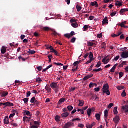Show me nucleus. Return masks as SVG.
<instances>
[{"instance_id":"1","label":"nucleus","mask_w":128,"mask_h":128,"mask_svg":"<svg viewBox=\"0 0 128 128\" xmlns=\"http://www.w3.org/2000/svg\"><path fill=\"white\" fill-rule=\"evenodd\" d=\"M103 96L106 94L107 96H110V86L108 84H104L102 88Z\"/></svg>"},{"instance_id":"2","label":"nucleus","mask_w":128,"mask_h":128,"mask_svg":"<svg viewBox=\"0 0 128 128\" xmlns=\"http://www.w3.org/2000/svg\"><path fill=\"white\" fill-rule=\"evenodd\" d=\"M110 56L108 55L104 58L102 60V62H104V64H108V63L109 62H110V60H112V58H110Z\"/></svg>"},{"instance_id":"3","label":"nucleus","mask_w":128,"mask_h":128,"mask_svg":"<svg viewBox=\"0 0 128 128\" xmlns=\"http://www.w3.org/2000/svg\"><path fill=\"white\" fill-rule=\"evenodd\" d=\"M120 118L118 116H116V117L114 118H113V122H114L116 126H118V122H120Z\"/></svg>"},{"instance_id":"4","label":"nucleus","mask_w":128,"mask_h":128,"mask_svg":"<svg viewBox=\"0 0 128 128\" xmlns=\"http://www.w3.org/2000/svg\"><path fill=\"white\" fill-rule=\"evenodd\" d=\"M122 58H128V50L123 52L121 54Z\"/></svg>"},{"instance_id":"5","label":"nucleus","mask_w":128,"mask_h":128,"mask_svg":"<svg viewBox=\"0 0 128 128\" xmlns=\"http://www.w3.org/2000/svg\"><path fill=\"white\" fill-rule=\"evenodd\" d=\"M74 124L72 122H68L67 124H66L64 128H70L72 126H74Z\"/></svg>"},{"instance_id":"6","label":"nucleus","mask_w":128,"mask_h":128,"mask_svg":"<svg viewBox=\"0 0 128 128\" xmlns=\"http://www.w3.org/2000/svg\"><path fill=\"white\" fill-rule=\"evenodd\" d=\"M50 87L54 89V88H58V83H56V82H52L50 84Z\"/></svg>"},{"instance_id":"7","label":"nucleus","mask_w":128,"mask_h":128,"mask_svg":"<svg viewBox=\"0 0 128 128\" xmlns=\"http://www.w3.org/2000/svg\"><path fill=\"white\" fill-rule=\"evenodd\" d=\"M92 76H94V74H90L87 76L83 78V80H84V82H86V80H89V78H92Z\"/></svg>"},{"instance_id":"8","label":"nucleus","mask_w":128,"mask_h":128,"mask_svg":"<svg viewBox=\"0 0 128 128\" xmlns=\"http://www.w3.org/2000/svg\"><path fill=\"white\" fill-rule=\"evenodd\" d=\"M4 124H10V120L8 119V116H6L4 119Z\"/></svg>"},{"instance_id":"9","label":"nucleus","mask_w":128,"mask_h":128,"mask_svg":"<svg viewBox=\"0 0 128 128\" xmlns=\"http://www.w3.org/2000/svg\"><path fill=\"white\" fill-rule=\"evenodd\" d=\"M68 116H70V113H68V112H64V114H62V118H68Z\"/></svg>"},{"instance_id":"10","label":"nucleus","mask_w":128,"mask_h":128,"mask_svg":"<svg viewBox=\"0 0 128 128\" xmlns=\"http://www.w3.org/2000/svg\"><path fill=\"white\" fill-rule=\"evenodd\" d=\"M90 6H96V8H98V4L96 2H92Z\"/></svg>"},{"instance_id":"11","label":"nucleus","mask_w":128,"mask_h":128,"mask_svg":"<svg viewBox=\"0 0 128 128\" xmlns=\"http://www.w3.org/2000/svg\"><path fill=\"white\" fill-rule=\"evenodd\" d=\"M45 89L46 90H47L48 94L52 92V88H50V86H46L45 87Z\"/></svg>"},{"instance_id":"12","label":"nucleus","mask_w":128,"mask_h":128,"mask_svg":"<svg viewBox=\"0 0 128 128\" xmlns=\"http://www.w3.org/2000/svg\"><path fill=\"white\" fill-rule=\"evenodd\" d=\"M16 114H18V111L14 110H13V114H11L10 116V118H14V116H16Z\"/></svg>"},{"instance_id":"13","label":"nucleus","mask_w":128,"mask_h":128,"mask_svg":"<svg viewBox=\"0 0 128 128\" xmlns=\"http://www.w3.org/2000/svg\"><path fill=\"white\" fill-rule=\"evenodd\" d=\"M102 24H108V18H106L104 19Z\"/></svg>"},{"instance_id":"14","label":"nucleus","mask_w":128,"mask_h":128,"mask_svg":"<svg viewBox=\"0 0 128 128\" xmlns=\"http://www.w3.org/2000/svg\"><path fill=\"white\" fill-rule=\"evenodd\" d=\"M122 110H124V112H128V105H126L125 106H122Z\"/></svg>"},{"instance_id":"15","label":"nucleus","mask_w":128,"mask_h":128,"mask_svg":"<svg viewBox=\"0 0 128 128\" xmlns=\"http://www.w3.org/2000/svg\"><path fill=\"white\" fill-rule=\"evenodd\" d=\"M78 102H80L78 104V106H84V102L82 100H78Z\"/></svg>"},{"instance_id":"16","label":"nucleus","mask_w":128,"mask_h":128,"mask_svg":"<svg viewBox=\"0 0 128 128\" xmlns=\"http://www.w3.org/2000/svg\"><path fill=\"white\" fill-rule=\"evenodd\" d=\"M1 52L3 54H6V48L3 46L1 49Z\"/></svg>"},{"instance_id":"17","label":"nucleus","mask_w":128,"mask_h":128,"mask_svg":"<svg viewBox=\"0 0 128 128\" xmlns=\"http://www.w3.org/2000/svg\"><path fill=\"white\" fill-rule=\"evenodd\" d=\"M8 94V92H4L2 93V98H6Z\"/></svg>"},{"instance_id":"18","label":"nucleus","mask_w":128,"mask_h":128,"mask_svg":"<svg viewBox=\"0 0 128 128\" xmlns=\"http://www.w3.org/2000/svg\"><path fill=\"white\" fill-rule=\"evenodd\" d=\"M128 12V8L122 9L120 10V14H124V12Z\"/></svg>"},{"instance_id":"19","label":"nucleus","mask_w":128,"mask_h":128,"mask_svg":"<svg viewBox=\"0 0 128 128\" xmlns=\"http://www.w3.org/2000/svg\"><path fill=\"white\" fill-rule=\"evenodd\" d=\"M30 119L31 118H28V117H24L23 118V120H24V122H28L30 121Z\"/></svg>"},{"instance_id":"20","label":"nucleus","mask_w":128,"mask_h":128,"mask_svg":"<svg viewBox=\"0 0 128 128\" xmlns=\"http://www.w3.org/2000/svg\"><path fill=\"white\" fill-rule=\"evenodd\" d=\"M71 26H72V28H78V23H72L71 24Z\"/></svg>"},{"instance_id":"21","label":"nucleus","mask_w":128,"mask_h":128,"mask_svg":"<svg viewBox=\"0 0 128 128\" xmlns=\"http://www.w3.org/2000/svg\"><path fill=\"white\" fill-rule=\"evenodd\" d=\"M92 112V109L89 108L88 110L87 114L88 116H90Z\"/></svg>"},{"instance_id":"22","label":"nucleus","mask_w":128,"mask_h":128,"mask_svg":"<svg viewBox=\"0 0 128 128\" xmlns=\"http://www.w3.org/2000/svg\"><path fill=\"white\" fill-rule=\"evenodd\" d=\"M126 66V62L124 61L121 64H120L118 66V68H124V66Z\"/></svg>"},{"instance_id":"23","label":"nucleus","mask_w":128,"mask_h":128,"mask_svg":"<svg viewBox=\"0 0 128 128\" xmlns=\"http://www.w3.org/2000/svg\"><path fill=\"white\" fill-rule=\"evenodd\" d=\"M89 58L92 60H94V54H92V52H90V54Z\"/></svg>"},{"instance_id":"24","label":"nucleus","mask_w":128,"mask_h":128,"mask_svg":"<svg viewBox=\"0 0 128 128\" xmlns=\"http://www.w3.org/2000/svg\"><path fill=\"white\" fill-rule=\"evenodd\" d=\"M55 120H56V122H60V116H56Z\"/></svg>"},{"instance_id":"25","label":"nucleus","mask_w":128,"mask_h":128,"mask_svg":"<svg viewBox=\"0 0 128 128\" xmlns=\"http://www.w3.org/2000/svg\"><path fill=\"white\" fill-rule=\"evenodd\" d=\"M104 114L105 118H108V110H105Z\"/></svg>"},{"instance_id":"26","label":"nucleus","mask_w":128,"mask_h":128,"mask_svg":"<svg viewBox=\"0 0 128 128\" xmlns=\"http://www.w3.org/2000/svg\"><path fill=\"white\" fill-rule=\"evenodd\" d=\"M96 118L98 122H100V114H96Z\"/></svg>"},{"instance_id":"27","label":"nucleus","mask_w":128,"mask_h":128,"mask_svg":"<svg viewBox=\"0 0 128 128\" xmlns=\"http://www.w3.org/2000/svg\"><path fill=\"white\" fill-rule=\"evenodd\" d=\"M116 6H122V4L120 2H117L115 4Z\"/></svg>"},{"instance_id":"28","label":"nucleus","mask_w":128,"mask_h":128,"mask_svg":"<svg viewBox=\"0 0 128 128\" xmlns=\"http://www.w3.org/2000/svg\"><path fill=\"white\" fill-rule=\"evenodd\" d=\"M36 98L35 97H33L32 98L30 102H31V104H34L36 102Z\"/></svg>"},{"instance_id":"29","label":"nucleus","mask_w":128,"mask_h":128,"mask_svg":"<svg viewBox=\"0 0 128 128\" xmlns=\"http://www.w3.org/2000/svg\"><path fill=\"white\" fill-rule=\"evenodd\" d=\"M80 62H82V61H81V60L77 61V62H76L73 64V65L74 66H78V64H80Z\"/></svg>"},{"instance_id":"30","label":"nucleus","mask_w":128,"mask_h":128,"mask_svg":"<svg viewBox=\"0 0 128 128\" xmlns=\"http://www.w3.org/2000/svg\"><path fill=\"white\" fill-rule=\"evenodd\" d=\"M114 114H118V107H115L114 110Z\"/></svg>"},{"instance_id":"31","label":"nucleus","mask_w":128,"mask_h":128,"mask_svg":"<svg viewBox=\"0 0 128 128\" xmlns=\"http://www.w3.org/2000/svg\"><path fill=\"white\" fill-rule=\"evenodd\" d=\"M67 108L68 110H69L70 112H72V110H74V107L72 106H69L67 107Z\"/></svg>"},{"instance_id":"32","label":"nucleus","mask_w":128,"mask_h":128,"mask_svg":"<svg viewBox=\"0 0 128 128\" xmlns=\"http://www.w3.org/2000/svg\"><path fill=\"white\" fill-rule=\"evenodd\" d=\"M34 104H35V106H40V102L38 101L37 100H36L35 101V102L34 103Z\"/></svg>"},{"instance_id":"33","label":"nucleus","mask_w":128,"mask_h":128,"mask_svg":"<svg viewBox=\"0 0 128 128\" xmlns=\"http://www.w3.org/2000/svg\"><path fill=\"white\" fill-rule=\"evenodd\" d=\"M14 104L10 102H7V106H14Z\"/></svg>"},{"instance_id":"34","label":"nucleus","mask_w":128,"mask_h":128,"mask_svg":"<svg viewBox=\"0 0 128 128\" xmlns=\"http://www.w3.org/2000/svg\"><path fill=\"white\" fill-rule=\"evenodd\" d=\"M52 29L50 28L49 27H44L43 28V30L45 32H48V30H50Z\"/></svg>"},{"instance_id":"35","label":"nucleus","mask_w":128,"mask_h":128,"mask_svg":"<svg viewBox=\"0 0 128 128\" xmlns=\"http://www.w3.org/2000/svg\"><path fill=\"white\" fill-rule=\"evenodd\" d=\"M76 8H77L78 12H80V10H82V6H80L78 5H77Z\"/></svg>"},{"instance_id":"36","label":"nucleus","mask_w":128,"mask_h":128,"mask_svg":"<svg viewBox=\"0 0 128 128\" xmlns=\"http://www.w3.org/2000/svg\"><path fill=\"white\" fill-rule=\"evenodd\" d=\"M76 22H78V20H76V19H72L70 20V22H71L72 24H76Z\"/></svg>"},{"instance_id":"37","label":"nucleus","mask_w":128,"mask_h":128,"mask_svg":"<svg viewBox=\"0 0 128 128\" xmlns=\"http://www.w3.org/2000/svg\"><path fill=\"white\" fill-rule=\"evenodd\" d=\"M94 86H98V84L94 83H91L90 84L89 88H92Z\"/></svg>"},{"instance_id":"38","label":"nucleus","mask_w":128,"mask_h":128,"mask_svg":"<svg viewBox=\"0 0 128 128\" xmlns=\"http://www.w3.org/2000/svg\"><path fill=\"white\" fill-rule=\"evenodd\" d=\"M102 68H98V69H94L93 70V72H102Z\"/></svg>"},{"instance_id":"39","label":"nucleus","mask_w":128,"mask_h":128,"mask_svg":"<svg viewBox=\"0 0 128 128\" xmlns=\"http://www.w3.org/2000/svg\"><path fill=\"white\" fill-rule=\"evenodd\" d=\"M66 101V98H62L59 102H58V104H62V102H64Z\"/></svg>"},{"instance_id":"40","label":"nucleus","mask_w":128,"mask_h":128,"mask_svg":"<svg viewBox=\"0 0 128 128\" xmlns=\"http://www.w3.org/2000/svg\"><path fill=\"white\" fill-rule=\"evenodd\" d=\"M28 100H30V98H24V99H23V102H24L25 104H28Z\"/></svg>"},{"instance_id":"41","label":"nucleus","mask_w":128,"mask_h":128,"mask_svg":"<svg viewBox=\"0 0 128 128\" xmlns=\"http://www.w3.org/2000/svg\"><path fill=\"white\" fill-rule=\"evenodd\" d=\"M84 32H86V30H88V25H85L84 27Z\"/></svg>"},{"instance_id":"42","label":"nucleus","mask_w":128,"mask_h":128,"mask_svg":"<svg viewBox=\"0 0 128 128\" xmlns=\"http://www.w3.org/2000/svg\"><path fill=\"white\" fill-rule=\"evenodd\" d=\"M122 98H126V90H124L122 92Z\"/></svg>"},{"instance_id":"43","label":"nucleus","mask_w":128,"mask_h":128,"mask_svg":"<svg viewBox=\"0 0 128 128\" xmlns=\"http://www.w3.org/2000/svg\"><path fill=\"white\" fill-rule=\"evenodd\" d=\"M86 126L87 128H92V124L90 123H86Z\"/></svg>"},{"instance_id":"44","label":"nucleus","mask_w":128,"mask_h":128,"mask_svg":"<svg viewBox=\"0 0 128 128\" xmlns=\"http://www.w3.org/2000/svg\"><path fill=\"white\" fill-rule=\"evenodd\" d=\"M28 52L30 54H36V51L30 50Z\"/></svg>"},{"instance_id":"45","label":"nucleus","mask_w":128,"mask_h":128,"mask_svg":"<svg viewBox=\"0 0 128 128\" xmlns=\"http://www.w3.org/2000/svg\"><path fill=\"white\" fill-rule=\"evenodd\" d=\"M102 66V62L100 61H99L98 63V64L96 66V68H98Z\"/></svg>"},{"instance_id":"46","label":"nucleus","mask_w":128,"mask_h":128,"mask_svg":"<svg viewBox=\"0 0 128 128\" xmlns=\"http://www.w3.org/2000/svg\"><path fill=\"white\" fill-rule=\"evenodd\" d=\"M34 124H36V126H38L40 124V122L35 121L34 122Z\"/></svg>"},{"instance_id":"47","label":"nucleus","mask_w":128,"mask_h":128,"mask_svg":"<svg viewBox=\"0 0 128 128\" xmlns=\"http://www.w3.org/2000/svg\"><path fill=\"white\" fill-rule=\"evenodd\" d=\"M124 72H120V74H119V78H122L124 76Z\"/></svg>"},{"instance_id":"48","label":"nucleus","mask_w":128,"mask_h":128,"mask_svg":"<svg viewBox=\"0 0 128 128\" xmlns=\"http://www.w3.org/2000/svg\"><path fill=\"white\" fill-rule=\"evenodd\" d=\"M76 121H77V122H80V118H76L75 119H73L72 120V122H76Z\"/></svg>"},{"instance_id":"49","label":"nucleus","mask_w":128,"mask_h":128,"mask_svg":"<svg viewBox=\"0 0 128 128\" xmlns=\"http://www.w3.org/2000/svg\"><path fill=\"white\" fill-rule=\"evenodd\" d=\"M94 44H96L92 43V42H88V46H94Z\"/></svg>"},{"instance_id":"50","label":"nucleus","mask_w":128,"mask_h":128,"mask_svg":"<svg viewBox=\"0 0 128 128\" xmlns=\"http://www.w3.org/2000/svg\"><path fill=\"white\" fill-rule=\"evenodd\" d=\"M64 37L67 38H72L70 36V34H64Z\"/></svg>"},{"instance_id":"51","label":"nucleus","mask_w":128,"mask_h":128,"mask_svg":"<svg viewBox=\"0 0 128 128\" xmlns=\"http://www.w3.org/2000/svg\"><path fill=\"white\" fill-rule=\"evenodd\" d=\"M32 94V92L30 91H28L26 93V98H30Z\"/></svg>"},{"instance_id":"52","label":"nucleus","mask_w":128,"mask_h":128,"mask_svg":"<svg viewBox=\"0 0 128 128\" xmlns=\"http://www.w3.org/2000/svg\"><path fill=\"white\" fill-rule=\"evenodd\" d=\"M127 22H128L126 21L122 22V24H120L119 26H126V24Z\"/></svg>"},{"instance_id":"53","label":"nucleus","mask_w":128,"mask_h":128,"mask_svg":"<svg viewBox=\"0 0 128 128\" xmlns=\"http://www.w3.org/2000/svg\"><path fill=\"white\" fill-rule=\"evenodd\" d=\"M52 34H53V36H60V34H58V32H56V31H52Z\"/></svg>"},{"instance_id":"54","label":"nucleus","mask_w":128,"mask_h":128,"mask_svg":"<svg viewBox=\"0 0 128 128\" xmlns=\"http://www.w3.org/2000/svg\"><path fill=\"white\" fill-rule=\"evenodd\" d=\"M49 58V62H52V59L54 58L52 55L48 56Z\"/></svg>"},{"instance_id":"55","label":"nucleus","mask_w":128,"mask_h":128,"mask_svg":"<svg viewBox=\"0 0 128 128\" xmlns=\"http://www.w3.org/2000/svg\"><path fill=\"white\" fill-rule=\"evenodd\" d=\"M24 114H26V116H30V111H26Z\"/></svg>"},{"instance_id":"56","label":"nucleus","mask_w":128,"mask_h":128,"mask_svg":"<svg viewBox=\"0 0 128 128\" xmlns=\"http://www.w3.org/2000/svg\"><path fill=\"white\" fill-rule=\"evenodd\" d=\"M54 64H56V66H64V64L61 63L54 62Z\"/></svg>"},{"instance_id":"57","label":"nucleus","mask_w":128,"mask_h":128,"mask_svg":"<svg viewBox=\"0 0 128 128\" xmlns=\"http://www.w3.org/2000/svg\"><path fill=\"white\" fill-rule=\"evenodd\" d=\"M36 82H42V80L40 79V78H38L36 80Z\"/></svg>"},{"instance_id":"58","label":"nucleus","mask_w":128,"mask_h":128,"mask_svg":"<svg viewBox=\"0 0 128 128\" xmlns=\"http://www.w3.org/2000/svg\"><path fill=\"white\" fill-rule=\"evenodd\" d=\"M118 90H124V86H118Z\"/></svg>"},{"instance_id":"59","label":"nucleus","mask_w":128,"mask_h":128,"mask_svg":"<svg viewBox=\"0 0 128 128\" xmlns=\"http://www.w3.org/2000/svg\"><path fill=\"white\" fill-rule=\"evenodd\" d=\"M112 106H114V104L111 103L108 105V108L110 109Z\"/></svg>"},{"instance_id":"60","label":"nucleus","mask_w":128,"mask_h":128,"mask_svg":"<svg viewBox=\"0 0 128 128\" xmlns=\"http://www.w3.org/2000/svg\"><path fill=\"white\" fill-rule=\"evenodd\" d=\"M36 68L38 70H39V72H42V66H38Z\"/></svg>"},{"instance_id":"61","label":"nucleus","mask_w":128,"mask_h":128,"mask_svg":"<svg viewBox=\"0 0 128 128\" xmlns=\"http://www.w3.org/2000/svg\"><path fill=\"white\" fill-rule=\"evenodd\" d=\"M76 38H74L71 40V42H72V44H74V42H76Z\"/></svg>"},{"instance_id":"62","label":"nucleus","mask_w":128,"mask_h":128,"mask_svg":"<svg viewBox=\"0 0 128 128\" xmlns=\"http://www.w3.org/2000/svg\"><path fill=\"white\" fill-rule=\"evenodd\" d=\"M106 48V43L104 42L102 44V48Z\"/></svg>"},{"instance_id":"63","label":"nucleus","mask_w":128,"mask_h":128,"mask_svg":"<svg viewBox=\"0 0 128 128\" xmlns=\"http://www.w3.org/2000/svg\"><path fill=\"white\" fill-rule=\"evenodd\" d=\"M116 12H112L110 14L111 16H116Z\"/></svg>"},{"instance_id":"64","label":"nucleus","mask_w":128,"mask_h":128,"mask_svg":"<svg viewBox=\"0 0 128 128\" xmlns=\"http://www.w3.org/2000/svg\"><path fill=\"white\" fill-rule=\"evenodd\" d=\"M78 128H84V125L83 124H78Z\"/></svg>"}]
</instances>
